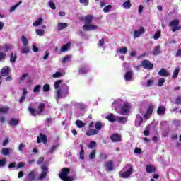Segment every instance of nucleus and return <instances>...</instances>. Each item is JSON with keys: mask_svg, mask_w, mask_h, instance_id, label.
<instances>
[{"mask_svg": "<svg viewBox=\"0 0 181 181\" xmlns=\"http://www.w3.org/2000/svg\"><path fill=\"white\" fill-rule=\"evenodd\" d=\"M62 83H63V81L57 80L54 84V87L55 88L54 97L56 101L66 98V97L69 95V87L66 84L62 85Z\"/></svg>", "mask_w": 181, "mask_h": 181, "instance_id": "obj_1", "label": "nucleus"}, {"mask_svg": "<svg viewBox=\"0 0 181 181\" xmlns=\"http://www.w3.org/2000/svg\"><path fill=\"white\" fill-rule=\"evenodd\" d=\"M112 108H115L117 114L125 115L129 112L131 105L129 103H124L121 99H117L112 103Z\"/></svg>", "mask_w": 181, "mask_h": 181, "instance_id": "obj_2", "label": "nucleus"}, {"mask_svg": "<svg viewBox=\"0 0 181 181\" xmlns=\"http://www.w3.org/2000/svg\"><path fill=\"white\" fill-rule=\"evenodd\" d=\"M133 170L132 165H131V164H127V166L124 167L123 170L119 172V175L120 177H122L123 179H128V177L132 175Z\"/></svg>", "mask_w": 181, "mask_h": 181, "instance_id": "obj_3", "label": "nucleus"}, {"mask_svg": "<svg viewBox=\"0 0 181 181\" xmlns=\"http://www.w3.org/2000/svg\"><path fill=\"white\" fill-rule=\"evenodd\" d=\"M69 172H70V169L63 168L62 173L59 175L60 179L63 181H73V177H69Z\"/></svg>", "mask_w": 181, "mask_h": 181, "instance_id": "obj_4", "label": "nucleus"}, {"mask_svg": "<svg viewBox=\"0 0 181 181\" xmlns=\"http://www.w3.org/2000/svg\"><path fill=\"white\" fill-rule=\"evenodd\" d=\"M43 110H45L44 103H40L37 107V110L32 108L31 107H28V111H30V114L33 115H37V114H42L43 112Z\"/></svg>", "mask_w": 181, "mask_h": 181, "instance_id": "obj_5", "label": "nucleus"}, {"mask_svg": "<svg viewBox=\"0 0 181 181\" xmlns=\"http://www.w3.org/2000/svg\"><path fill=\"white\" fill-rule=\"evenodd\" d=\"M153 112V106H150L148 108L146 113L145 112V110L142 109L139 110V113L144 116V118L145 119H149V117H151V115H152Z\"/></svg>", "mask_w": 181, "mask_h": 181, "instance_id": "obj_6", "label": "nucleus"}, {"mask_svg": "<svg viewBox=\"0 0 181 181\" xmlns=\"http://www.w3.org/2000/svg\"><path fill=\"white\" fill-rule=\"evenodd\" d=\"M83 29L86 32H91L93 30H98V26L94 24H91L90 23L89 24H84L83 25Z\"/></svg>", "mask_w": 181, "mask_h": 181, "instance_id": "obj_7", "label": "nucleus"}, {"mask_svg": "<svg viewBox=\"0 0 181 181\" xmlns=\"http://www.w3.org/2000/svg\"><path fill=\"white\" fill-rule=\"evenodd\" d=\"M170 26L172 27V32H176V30H180L181 26L179 25L178 20H173L170 23Z\"/></svg>", "mask_w": 181, "mask_h": 181, "instance_id": "obj_8", "label": "nucleus"}, {"mask_svg": "<svg viewBox=\"0 0 181 181\" xmlns=\"http://www.w3.org/2000/svg\"><path fill=\"white\" fill-rule=\"evenodd\" d=\"M141 66L146 70H152L153 69V64L148 60H144L141 62Z\"/></svg>", "mask_w": 181, "mask_h": 181, "instance_id": "obj_9", "label": "nucleus"}, {"mask_svg": "<svg viewBox=\"0 0 181 181\" xmlns=\"http://www.w3.org/2000/svg\"><path fill=\"white\" fill-rule=\"evenodd\" d=\"M42 173L40 175V177H38L39 180H43L45 179H46V176L47 175V173H49V170L47 169V167L43 165L42 166Z\"/></svg>", "mask_w": 181, "mask_h": 181, "instance_id": "obj_10", "label": "nucleus"}, {"mask_svg": "<svg viewBox=\"0 0 181 181\" xmlns=\"http://www.w3.org/2000/svg\"><path fill=\"white\" fill-rule=\"evenodd\" d=\"M144 115L142 114L139 113L137 114L136 119H135V126L136 127H141L142 125V122H144Z\"/></svg>", "mask_w": 181, "mask_h": 181, "instance_id": "obj_11", "label": "nucleus"}, {"mask_svg": "<svg viewBox=\"0 0 181 181\" xmlns=\"http://www.w3.org/2000/svg\"><path fill=\"white\" fill-rule=\"evenodd\" d=\"M132 76H134V71L130 70L127 71L124 75L125 81H134V78H132Z\"/></svg>", "mask_w": 181, "mask_h": 181, "instance_id": "obj_12", "label": "nucleus"}, {"mask_svg": "<svg viewBox=\"0 0 181 181\" xmlns=\"http://www.w3.org/2000/svg\"><path fill=\"white\" fill-rule=\"evenodd\" d=\"M37 144H40V142H42V144H46V142H47V137L46 135L40 133V136L37 138Z\"/></svg>", "mask_w": 181, "mask_h": 181, "instance_id": "obj_13", "label": "nucleus"}, {"mask_svg": "<svg viewBox=\"0 0 181 181\" xmlns=\"http://www.w3.org/2000/svg\"><path fill=\"white\" fill-rule=\"evenodd\" d=\"M27 179L29 181H33L36 180V171L35 170H32L30 171L28 175H27Z\"/></svg>", "mask_w": 181, "mask_h": 181, "instance_id": "obj_14", "label": "nucleus"}, {"mask_svg": "<svg viewBox=\"0 0 181 181\" xmlns=\"http://www.w3.org/2000/svg\"><path fill=\"white\" fill-rule=\"evenodd\" d=\"M144 32H145V30L144 29V28H141L138 30H134V35H133L134 39L139 37L141 35H144Z\"/></svg>", "mask_w": 181, "mask_h": 181, "instance_id": "obj_15", "label": "nucleus"}, {"mask_svg": "<svg viewBox=\"0 0 181 181\" xmlns=\"http://www.w3.org/2000/svg\"><path fill=\"white\" fill-rule=\"evenodd\" d=\"M97 134H98V130H97L95 129H91V128L88 129L86 132V135H87V136H91L93 135H97Z\"/></svg>", "mask_w": 181, "mask_h": 181, "instance_id": "obj_16", "label": "nucleus"}, {"mask_svg": "<svg viewBox=\"0 0 181 181\" xmlns=\"http://www.w3.org/2000/svg\"><path fill=\"white\" fill-rule=\"evenodd\" d=\"M158 76L160 77H169L170 76V74L166 71L165 69H161L160 71H158Z\"/></svg>", "mask_w": 181, "mask_h": 181, "instance_id": "obj_17", "label": "nucleus"}, {"mask_svg": "<svg viewBox=\"0 0 181 181\" xmlns=\"http://www.w3.org/2000/svg\"><path fill=\"white\" fill-rule=\"evenodd\" d=\"M110 139L112 142H119V141H121V135L118 134H113L111 136Z\"/></svg>", "mask_w": 181, "mask_h": 181, "instance_id": "obj_18", "label": "nucleus"}, {"mask_svg": "<svg viewBox=\"0 0 181 181\" xmlns=\"http://www.w3.org/2000/svg\"><path fill=\"white\" fill-rule=\"evenodd\" d=\"M93 15H88L83 18V21L85 22V25H88L93 22Z\"/></svg>", "mask_w": 181, "mask_h": 181, "instance_id": "obj_19", "label": "nucleus"}, {"mask_svg": "<svg viewBox=\"0 0 181 181\" xmlns=\"http://www.w3.org/2000/svg\"><path fill=\"white\" fill-rule=\"evenodd\" d=\"M106 170L108 172H112V170H114V163H112V160H110L106 163Z\"/></svg>", "mask_w": 181, "mask_h": 181, "instance_id": "obj_20", "label": "nucleus"}, {"mask_svg": "<svg viewBox=\"0 0 181 181\" xmlns=\"http://www.w3.org/2000/svg\"><path fill=\"white\" fill-rule=\"evenodd\" d=\"M106 119L110 122H117V116L112 113L109 114L107 116H106Z\"/></svg>", "mask_w": 181, "mask_h": 181, "instance_id": "obj_21", "label": "nucleus"}, {"mask_svg": "<svg viewBox=\"0 0 181 181\" xmlns=\"http://www.w3.org/2000/svg\"><path fill=\"white\" fill-rule=\"evenodd\" d=\"M9 67H4L1 70V76H3V77H8V76H9Z\"/></svg>", "mask_w": 181, "mask_h": 181, "instance_id": "obj_22", "label": "nucleus"}, {"mask_svg": "<svg viewBox=\"0 0 181 181\" xmlns=\"http://www.w3.org/2000/svg\"><path fill=\"white\" fill-rule=\"evenodd\" d=\"M1 153H3L4 156H8V155H11V153H13V150L12 148H4L1 151Z\"/></svg>", "mask_w": 181, "mask_h": 181, "instance_id": "obj_23", "label": "nucleus"}, {"mask_svg": "<svg viewBox=\"0 0 181 181\" xmlns=\"http://www.w3.org/2000/svg\"><path fill=\"white\" fill-rule=\"evenodd\" d=\"M26 94H28V89L23 88L22 95L19 99L20 104H22V103H23L25 101V100L26 98Z\"/></svg>", "mask_w": 181, "mask_h": 181, "instance_id": "obj_24", "label": "nucleus"}, {"mask_svg": "<svg viewBox=\"0 0 181 181\" xmlns=\"http://www.w3.org/2000/svg\"><path fill=\"white\" fill-rule=\"evenodd\" d=\"M116 122H119V124H127V117L116 116Z\"/></svg>", "mask_w": 181, "mask_h": 181, "instance_id": "obj_25", "label": "nucleus"}, {"mask_svg": "<svg viewBox=\"0 0 181 181\" xmlns=\"http://www.w3.org/2000/svg\"><path fill=\"white\" fill-rule=\"evenodd\" d=\"M117 54H127L128 53V48L123 47L117 50Z\"/></svg>", "mask_w": 181, "mask_h": 181, "instance_id": "obj_26", "label": "nucleus"}, {"mask_svg": "<svg viewBox=\"0 0 181 181\" xmlns=\"http://www.w3.org/2000/svg\"><path fill=\"white\" fill-rule=\"evenodd\" d=\"M8 124L9 125H11V127H16V125L19 124V120L15 118H13L9 121Z\"/></svg>", "mask_w": 181, "mask_h": 181, "instance_id": "obj_27", "label": "nucleus"}, {"mask_svg": "<svg viewBox=\"0 0 181 181\" xmlns=\"http://www.w3.org/2000/svg\"><path fill=\"white\" fill-rule=\"evenodd\" d=\"M166 111V108L163 106H160L158 108L157 113L158 115H165V112Z\"/></svg>", "mask_w": 181, "mask_h": 181, "instance_id": "obj_28", "label": "nucleus"}, {"mask_svg": "<svg viewBox=\"0 0 181 181\" xmlns=\"http://www.w3.org/2000/svg\"><path fill=\"white\" fill-rule=\"evenodd\" d=\"M161 51H160V46L158 45L156 46L154 48V51L153 52V56H158V54H160Z\"/></svg>", "mask_w": 181, "mask_h": 181, "instance_id": "obj_29", "label": "nucleus"}, {"mask_svg": "<svg viewBox=\"0 0 181 181\" xmlns=\"http://www.w3.org/2000/svg\"><path fill=\"white\" fill-rule=\"evenodd\" d=\"M156 168L153 165H147L146 166V172L147 173H153L155 172Z\"/></svg>", "mask_w": 181, "mask_h": 181, "instance_id": "obj_30", "label": "nucleus"}, {"mask_svg": "<svg viewBox=\"0 0 181 181\" xmlns=\"http://www.w3.org/2000/svg\"><path fill=\"white\" fill-rule=\"evenodd\" d=\"M58 30H63L65 28H67L68 24L66 23H58Z\"/></svg>", "mask_w": 181, "mask_h": 181, "instance_id": "obj_31", "label": "nucleus"}, {"mask_svg": "<svg viewBox=\"0 0 181 181\" xmlns=\"http://www.w3.org/2000/svg\"><path fill=\"white\" fill-rule=\"evenodd\" d=\"M70 42H68L66 45H63L61 48V52L63 53L64 52H67L69 50V48L70 47Z\"/></svg>", "mask_w": 181, "mask_h": 181, "instance_id": "obj_32", "label": "nucleus"}, {"mask_svg": "<svg viewBox=\"0 0 181 181\" xmlns=\"http://www.w3.org/2000/svg\"><path fill=\"white\" fill-rule=\"evenodd\" d=\"M76 127H78V128H84V127H86V124H84L83 122V121L79 120V119L76 121Z\"/></svg>", "mask_w": 181, "mask_h": 181, "instance_id": "obj_33", "label": "nucleus"}, {"mask_svg": "<svg viewBox=\"0 0 181 181\" xmlns=\"http://www.w3.org/2000/svg\"><path fill=\"white\" fill-rule=\"evenodd\" d=\"M132 6V5L131 4V1H129V0H127L123 3V8H124V9H129Z\"/></svg>", "mask_w": 181, "mask_h": 181, "instance_id": "obj_34", "label": "nucleus"}, {"mask_svg": "<svg viewBox=\"0 0 181 181\" xmlns=\"http://www.w3.org/2000/svg\"><path fill=\"white\" fill-rule=\"evenodd\" d=\"M30 52V49H29V46L25 45L21 49V53L23 54H25L26 53H29Z\"/></svg>", "mask_w": 181, "mask_h": 181, "instance_id": "obj_35", "label": "nucleus"}, {"mask_svg": "<svg viewBox=\"0 0 181 181\" xmlns=\"http://www.w3.org/2000/svg\"><path fill=\"white\" fill-rule=\"evenodd\" d=\"M16 59H18L16 54H13V52H12L10 56L11 63H15V62H16Z\"/></svg>", "mask_w": 181, "mask_h": 181, "instance_id": "obj_36", "label": "nucleus"}, {"mask_svg": "<svg viewBox=\"0 0 181 181\" xmlns=\"http://www.w3.org/2000/svg\"><path fill=\"white\" fill-rule=\"evenodd\" d=\"M180 70V68L179 66H177V68L173 73V78H176L177 76H179Z\"/></svg>", "mask_w": 181, "mask_h": 181, "instance_id": "obj_37", "label": "nucleus"}, {"mask_svg": "<svg viewBox=\"0 0 181 181\" xmlns=\"http://www.w3.org/2000/svg\"><path fill=\"white\" fill-rule=\"evenodd\" d=\"M59 146V144H54L51 146L49 148L48 153H54V151L57 149V147Z\"/></svg>", "mask_w": 181, "mask_h": 181, "instance_id": "obj_38", "label": "nucleus"}, {"mask_svg": "<svg viewBox=\"0 0 181 181\" xmlns=\"http://www.w3.org/2000/svg\"><path fill=\"white\" fill-rule=\"evenodd\" d=\"M21 42H22L23 46H28V45H29V42L28 41V38H26V37H25V35H23L21 37Z\"/></svg>", "mask_w": 181, "mask_h": 181, "instance_id": "obj_39", "label": "nucleus"}, {"mask_svg": "<svg viewBox=\"0 0 181 181\" xmlns=\"http://www.w3.org/2000/svg\"><path fill=\"white\" fill-rule=\"evenodd\" d=\"M9 111V107H0V114H6Z\"/></svg>", "mask_w": 181, "mask_h": 181, "instance_id": "obj_40", "label": "nucleus"}, {"mask_svg": "<svg viewBox=\"0 0 181 181\" xmlns=\"http://www.w3.org/2000/svg\"><path fill=\"white\" fill-rule=\"evenodd\" d=\"M88 72V69H87V67H81L79 69L80 74H87Z\"/></svg>", "mask_w": 181, "mask_h": 181, "instance_id": "obj_41", "label": "nucleus"}, {"mask_svg": "<svg viewBox=\"0 0 181 181\" xmlns=\"http://www.w3.org/2000/svg\"><path fill=\"white\" fill-rule=\"evenodd\" d=\"M42 22H43V18H38L37 21L33 23V26H40V25H42Z\"/></svg>", "mask_w": 181, "mask_h": 181, "instance_id": "obj_42", "label": "nucleus"}, {"mask_svg": "<svg viewBox=\"0 0 181 181\" xmlns=\"http://www.w3.org/2000/svg\"><path fill=\"white\" fill-rule=\"evenodd\" d=\"M42 90L44 93H47L48 91H50V86L49 84H45L42 87Z\"/></svg>", "mask_w": 181, "mask_h": 181, "instance_id": "obj_43", "label": "nucleus"}, {"mask_svg": "<svg viewBox=\"0 0 181 181\" xmlns=\"http://www.w3.org/2000/svg\"><path fill=\"white\" fill-rule=\"evenodd\" d=\"M81 146V151L79 153L80 159H84V149L83 148V145L80 144Z\"/></svg>", "mask_w": 181, "mask_h": 181, "instance_id": "obj_44", "label": "nucleus"}, {"mask_svg": "<svg viewBox=\"0 0 181 181\" xmlns=\"http://www.w3.org/2000/svg\"><path fill=\"white\" fill-rule=\"evenodd\" d=\"M71 105H73L75 108H80V105L81 104V103H78L76 101H72L71 103Z\"/></svg>", "mask_w": 181, "mask_h": 181, "instance_id": "obj_45", "label": "nucleus"}, {"mask_svg": "<svg viewBox=\"0 0 181 181\" xmlns=\"http://www.w3.org/2000/svg\"><path fill=\"white\" fill-rule=\"evenodd\" d=\"M12 49V46L10 45H6L3 47V50L4 52H9V50H11Z\"/></svg>", "mask_w": 181, "mask_h": 181, "instance_id": "obj_46", "label": "nucleus"}, {"mask_svg": "<svg viewBox=\"0 0 181 181\" xmlns=\"http://www.w3.org/2000/svg\"><path fill=\"white\" fill-rule=\"evenodd\" d=\"M42 89V86L37 85L34 87L33 93H39L40 90Z\"/></svg>", "mask_w": 181, "mask_h": 181, "instance_id": "obj_47", "label": "nucleus"}, {"mask_svg": "<svg viewBox=\"0 0 181 181\" xmlns=\"http://www.w3.org/2000/svg\"><path fill=\"white\" fill-rule=\"evenodd\" d=\"M35 32L38 36H43V35H45V30L42 29H37L35 30Z\"/></svg>", "mask_w": 181, "mask_h": 181, "instance_id": "obj_48", "label": "nucleus"}, {"mask_svg": "<svg viewBox=\"0 0 181 181\" xmlns=\"http://www.w3.org/2000/svg\"><path fill=\"white\" fill-rule=\"evenodd\" d=\"M21 4H22L21 1H19L17 4H16L15 6H13L10 8V12H13V11H15V9H16V8H18Z\"/></svg>", "mask_w": 181, "mask_h": 181, "instance_id": "obj_49", "label": "nucleus"}, {"mask_svg": "<svg viewBox=\"0 0 181 181\" xmlns=\"http://www.w3.org/2000/svg\"><path fill=\"white\" fill-rule=\"evenodd\" d=\"M63 76V74L62 72H56L52 75L53 78H59V77H62Z\"/></svg>", "mask_w": 181, "mask_h": 181, "instance_id": "obj_50", "label": "nucleus"}, {"mask_svg": "<svg viewBox=\"0 0 181 181\" xmlns=\"http://www.w3.org/2000/svg\"><path fill=\"white\" fill-rule=\"evenodd\" d=\"M102 127H103V124L100 122H96L95 124V129L98 132L101 130Z\"/></svg>", "mask_w": 181, "mask_h": 181, "instance_id": "obj_51", "label": "nucleus"}, {"mask_svg": "<svg viewBox=\"0 0 181 181\" xmlns=\"http://www.w3.org/2000/svg\"><path fill=\"white\" fill-rule=\"evenodd\" d=\"M111 8H112V6L107 5L105 6V8H103V11L105 12V13H107V12L110 11V9H111Z\"/></svg>", "mask_w": 181, "mask_h": 181, "instance_id": "obj_52", "label": "nucleus"}, {"mask_svg": "<svg viewBox=\"0 0 181 181\" xmlns=\"http://www.w3.org/2000/svg\"><path fill=\"white\" fill-rule=\"evenodd\" d=\"M97 146V143L95 141H90L88 146L89 149H93V148Z\"/></svg>", "mask_w": 181, "mask_h": 181, "instance_id": "obj_53", "label": "nucleus"}, {"mask_svg": "<svg viewBox=\"0 0 181 181\" xmlns=\"http://www.w3.org/2000/svg\"><path fill=\"white\" fill-rule=\"evenodd\" d=\"M48 5L51 8V9H53V10L56 9V4H54L53 1H49L48 3Z\"/></svg>", "mask_w": 181, "mask_h": 181, "instance_id": "obj_54", "label": "nucleus"}, {"mask_svg": "<svg viewBox=\"0 0 181 181\" xmlns=\"http://www.w3.org/2000/svg\"><path fill=\"white\" fill-rule=\"evenodd\" d=\"M89 159H95V150L93 151L89 154Z\"/></svg>", "mask_w": 181, "mask_h": 181, "instance_id": "obj_55", "label": "nucleus"}, {"mask_svg": "<svg viewBox=\"0 0 181 181\" xmlns=\"http://www.w3.org/2000/svg\"><path fill=\"white\" fill-rule=\"evenodd\" d=\"M165 83V78H160L158 79V86L159 87H162V86H163V84Z\"/></svg>", "mask_w": 181, "mask_h": 181, "instance_id": "obj_56", "label": "nucleus"}, {"mask_svg": "<svg viewBox=\"0 0 181 181\" xmlns=\"http://www.w3.org/2000/svg\"><path fill=\"white\" fill-rule=\"evenodd\" d=\"M6 165V159L0 160V168H4Z\"/></svg>", "mask_w": 181, "mask_h": 181, "instance_id": "obj_57", "label": "nucleus"}, {"mask_svg": "<svg viewBox=\"0 0 181 181\" xmlns=\"http://www.w3.org/2000/svg\"><path fill=\"white\" fill-rule=\"evenodd\" d=\"M80 4H83L84 6H88V0H79Z\"/></svg>", "mask_w": 181, "mask_h": 181, "instance_id": "obj_58", "label": "nucleus"}, {"mask_svg": "<svg viewBox=\"0 0 181 181\" xmlns=\"http://www.w3.org/2000/svg\"><path fill=\"white\" fill-rule=\"evenodd\" d=\"M98 46H99V47H103V46H104V38H102L100 40H99Z\"/></svg>", "mask_w": 181, "mask_h": 181, "instance_id": "obj_59", "label": "nucleus"}, {"mask_svg": "<svg viewBox=\"0 0 181 181\" xmlns=\"http://www.w3.org/2000/svg\"><path fill=\"white\" fill-rule=\"evenodd\" d=\"M159 37H160V32H157L154 35V40H158V39H159Z\"/></svg>", "mask_w": 181, "mask_h": 181, "instance_id": "obj_60", "label": "nucleus"}, {"mask_svg": "<svg viewBox=\"0 0 181 181\" xmlns=\"http://www.w3.org/2000/svg\"><path fill=\"white\" fill-rule=\"evenodd\" d=\"M29 76L28 74H24L22 76L20 77L21 81H24L25 78Z\"/></svg>", "mask_w": 181, "mask_h": 181, "instance_id": "obj_61", "label": "nucleus"}, {"mask_svg": "<svg viewBox=\"0 0 181 181\" xmlns=\"http://www.w3.org/2000/svg\"><path fill=\"white\" fill-rule=\"evenodd\" d=\"M176 104H181V95L177 96L175 99Z\"/></svg>", "mask_w": 181, "mask_h": 181, "instance_id": "obj_62", "label": "nucleus"}, {"mask_svg": "<svg viewBox=\"0 0 181 181\" xmlns=\"http://www.w3.org/2000/svg\"><path fill=\"white\" fill-rule=\"evenodd\" d=\"M69 59H70V56L66 55L62 59V63H66V62H69Z\"/></svg>", "mask_w": 181, "mask_h": 181, "instance_id": "obj_63", "label": "nucleus"}, {"mask_svg": "<svg viewBox=\"0 0 181 181\" xmlns=\"http://www.w3.org/2000/svg\"><path fill=\"white\" fill-rule=\"evenodd\" d=\"M123 67L124 70H129V64L127 63H123Z\"/></svg>", "mask_w": 181, "mask_h": 181, "instance_id": "obj_64", "label": "nucleus"}]
</instances>
